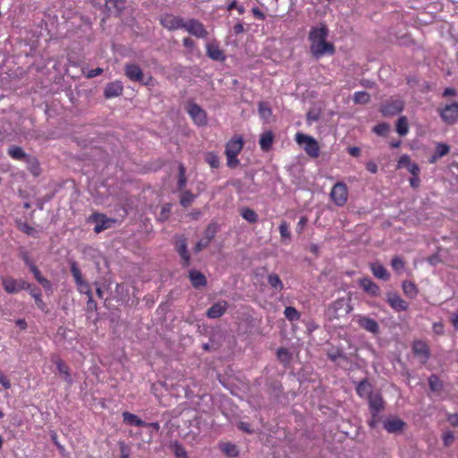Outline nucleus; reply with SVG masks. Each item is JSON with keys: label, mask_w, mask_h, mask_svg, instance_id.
Listing matches in <instances>:
<instances>
[{"label": "nucleus", "mask_w": 458, "mask_h": 458, "mask_svg": "<svg viewBox=\"0 0 458 458\" xmlns=\"http://www.w3.org/2000/svg\"><path fill=\"white\" fill-rule=\"evenodd\" d=\"M52 361L55 364L57 370L61 375H63L64 380L68 385H72L73 379L71 375V370L69 366L60 358L55 357L52 359Z\"/></svg>", "instance_id": "aec40b11"}, {"label": "nucleus", "mask_w": 458, "mask_h": 458, "mask_svg": "<svg viewBox=\"0 0 458 458\" xmlns=\"http://www.w3.org/2000/svg\"><path fill=\"white\" fill-rule=\"evenodd\" d=\"M403 107L404 103L402 99L391 98L381 106L380 111L383 116L389 117L400 114Z\"/></svg>", "instance_id": "6e6552de"}, {"label": "nucleus", "mask_w": 458, "mask_h": 458, "mask_svg": "<svg viewBox=\"0 0 458 458\" xmlns=\"http://www.w3.org/2000/svg\"><path fill=\"white\" fill-rule=\"evenodd\" d=\"M405 423L400 419H392L386 420L384 422L385 429L389 433H397L401 432L404 427Z\"/></svg>", "instance_id": "393cba45"}, {"label": "nucleus", "mask_w": 458, "mask_h": 458, "mask_svg": "<svg viewBox=\"0 0 458 458\" xmlns=\"http://www.w3.org/2000/svg\"><path fill=\"white\" fill-rule=\"evenodd\" d=\"M237 428L243 431V432H246L248 434H252L253 433V429L251 428L250 425L248 423V422H245V421H240L238 424H237Z\"/></svg>", "instance_id": "4d7b16f0"}, {"label": "nucleus", "mask_w": 458, "mask_h": 458, "mask_svg": "<svg viewBox=\"0 0 458 458\" xmlns=\"http://www.w3.org/2000/svg\"><path fill=\"white\" fill-rule=\"evenodd\" d=\"M188 113L198 126H204L208 123L207 113L199 105L190 104Z\"/></svg>", "instance_id": "2eb2a0df"}, {"label": "nucleus", "mask_w": 458, "mask_h": 458, "mask_svg": "<svg viewBox=\"0 0 458 458\" xmlns=\"http://www.w3.org/2000/svg\"><path fill=\"white\" fill-rule=\"evenodd\" d=\"M195 197L196 196L194 194H192L190 191H185L182 194V197L180 199V204L182 207L187 208L191 205V203L193 201Z\"/></svg>", "instance_id": "49530a36"}, {"label": "nucleus", "mask_w": 458, "mask_h": 458, "mask_svg": "<svg viewBox=\"0 0 458 458\" xmlns=\"http://www.w3.org/2000/svg\"><path fill=\"white\" fill-rule=\"evenodd\" d=\"M31 288V284L26 282L23 279L18 280V293L21 290H30Z\"/></svg>", "instance_id": "69168bd1"}, {"label": "nucleus", "mask_w": 458, "mask_h": 458, "mask_svg": "<svg viewBox=\"0 0 458 458\" xmlns=\"http://www.w3.org/2000/svg\"><path fill=\"white\" fill-rule=\"evenodd\" d=\"M222 451L230 457H235L238 455V449L234 444L225 443L222 445Z\"/></svg>", "instance_id": "a18cd8bd"}, {"label": "nucleus", "mask_w": 458, "mask_h": 458, "mask_svg": "<svg viewBox=\"0 0 458 458\" xmlns=\"http://www.w3.org/2000/svg\"><path fill=\"white\" fill-rule=\"evenodd\" d=\"M29 268L33 274L37 282L40 284L45 290L50 291L52 289L51 282L41 275L39 269L35 264L31 265Z\"/></svg>", "instance_id": "a878e982"}, {"label": "nucleus", "mask_w": 458, "mask_h": 458, "mask_svg": "<svg viewBox=\"0 0 458 458\" xmlns=\"http://www.w3.org/2000/svg\"><path fill=\"white\" fill-rule=\"evenodd\" d=\"M243 144L244 141L242 136H234L226 143L225 154L228 167L235 168L239 165L240 162L237 157L242 151Z\"/></svg>", "instance_id": "f03ea898"}, {"label": "nucleus", "mask_w": 458, "mask_h": 458, "mask_svg": "<svg viewBox=\"0 0 458 458\" xmlns=\"http://www.w3.org/2000/svg\"><path fill=\"white\" fill-rule=\"evenodd\" d=\"M30 295L35 299L36 304L41 310H43L46 306L45 302L42 300L41 293L39 290L32 289L30 291Z\"/></svg>", "instance_id": "3c124183"}, {"label": "nucleus", "mask_w": 458, "mask_h": 458, "mask_svg": "<svg viewBox=\"0 0 458 458\" xmlns=\"http://www.w3.org/2000/svg\"><path fill=\"white\" fill-rule=\"evenodd\" d=\"M267 284L275 292H281L284 289V284L279 276L276 273H270L267 276Z\"/></svg>", "instance_id": "2f4dec72"}, {"label": "nucleus", "mask_w": 458, "mask_h": 458, "mask_svg": "<svg viewBox=\"0 0 458 458\" xmlns=\"http://www.w3.org/2000/svg\"><path fill=\"white\" fill-rule=\"evenodd\" d=\"M352 310L350 299L339 298L328 305L327 316L330 320L347 316Z\"/></svg>", "instance_id": "20e7f679"}, {"label": "nucleus", "mask_w": 458, "mask_h": 458, "mask_svg": "<svg viewBox=\"0 0 458 458\" xmlns=\"http://www.w3.org/2000/svg\"><path fill=\"white\" fill-rule=\"evenodd\" d=\"M402 288L404 294L411 299H414L418 294L417 286L411 281H403L402 284Z\"/></svg>", "instance_id": "c9c22d12"}, {"label": "nucleus", "mask_w": 458, "mask_h": 458, "mask_svg": "<svg viewBox=\"0 0 458 458\" xmlns=\"http://www.w3.org/2000/svg\"><path fill=\"white\" fill-rule=\"evenodd\" d=\"M20 256L23 262L30 267L31 265H34L35 263L31 260L30 256L27 250H21L20 253Z\"/></svg>", "instance_id": "13d9d810"}, {"label": "nucleus", "mask_w": 458, "mask_h": 458, "mask_svg": "<svg viewBox=\"0 0 458 458\" xmlns=\"http://www.w3.org/2000/svg\"><path fill=\"white\" fill-rule=\"evenodd\" d=\"M308 219L306 216H301L297 224L296 232L301 233L304 226L307 225Z\"/></svg>", "instance_id": "680f3d73"}, {"label": "nucleus", "mask_w": 458, "mask_h": 458, "mask_svg": "<svg viewBox=\"0 0 458 458\" xmlns=\"http://www.w3.org/2000/svg\"><path fill=\"white\" fill-rule=\"evenodd\" d=\"M411 157L404 154L401 156L397 163V168L407 167L411 164Z\"/></svg>", "instance_id": "5fc2aeb1"}, {"label": "nucleus", "mask_w": 458, "mask_h": 458, "mask_svg": "<svg viewBox=\"0 0 458 458\" xmlns=\"http://www.w3.org/2000/svg\"><path fill=\"white\" fill-rule=\"evenodd\" d=\"M447 420L452 426L458 427V414L457 413L448 415Z\"/></svg>", "instance_id": "774afa93"}, {"label": "nucleus", "mask_w": 458, "mask_h": 458, "mask_svg": "<svg viewBox=\"0 0 458 458\" xmlns=\"http://www.w3.org/2000/svg\"><path fill=\"white\" fill-rule=\"evenodd\" d=\"M359 285L362 290L372 297H378L381 295L380 287L369 277H362L359 280Z\"/></svg>", "instance_id": "f3484780"}, {"label": "nucleus", "mask_w": 458, "mask_h": 458, "mask_svg": "<svg viewBox=\"0 0 458 458\" xmlns=\"http://www.w3.org/2000/svg\"><path fill=\"white\" fill-rule=\"evenodd\" d=\"M450 151V147L445 143H438L436 147L435 154L432 156L430 159V163L436 161V159L440 158L445 155H447Z\"/></svg>", "instance_id": "e433bc0d"}, {"label": "nucleus", "mask_w": 458, "mask_h": 458, "mask_svg": "<svg viewBox=\"0 0 458 458\" xmlns=\"http://www.w3.org/2000/svg\"><path fill=\"white\" fill-rule=\"evenodd\" d=\"M295 140L300 145H304L303 148L308 156L313 158L319 157L320 149L318 141L311 136L298 132L295 135Z\"/></svg>", "instance_id": "39448f33"}, {"label": "nucleus", "mask_w": 458, "mask_h": 458, "mask_svg": "<svg viewBox=\"0 0 458 458\" xmlns=\"http://www.w3.org/2000/svg\"><path fill=\"white\" fill-rule=\"evenodd\" d=\"M218 232V225L217 223H210L205 232H204V240H206L207 242H208L209 243L211 242V241L215 238L216 234Z\"/></svg>", "instance_id": "58836bf2"}, {"label": "nucleus", "mask_w": 458, "mask_h": 458, "mask_svg": "<svg viewBox=\"0 0 458 458\" xmlns=\"http://www.w3.org/2000/svg\"><path fill=\"white\" fill-rule=\"evenodd\" d=\"M184 29L191 35L199 38H206L208 37V31L204 25L196 19H190L185 21Z\"/></svg>", "instance_id": "9b49d317"}, {"label": "nucleus", "mask_w": 458, "mask_h": 458, "mask_svg": "<svg viewBox=\"0 0 458 458\" xmlns=\"http://www.w3.org/2000/svg\"><path fill=\"white\" fill-rule=\"evenodd\" d=\"M284 315L289 321L292 322L297 321L301 318L300 312L294 307L292 306L286 307L284 309Z\"/></svg>", "instance_id": "37998d69"}, {"label": "nucleus", "mask_w": 458, "mask_h": 458, "mask_svg": "<svg viewBox=\"0 0 458 458\" xmlns=\"http://www.w3.org/2000/svg\"><path fill=\"white\" fill-rule=\"evenodd\" d=\"M122 416L123 422L126 423L127 425L136 427H143L146 425V422L142 420L140 417L129 411L123 412Z\"/></svg>", "instance_id": "7c9ffc66"}, {"label": "nucleus", "mask_w": 458, "mask_h": 458, "mask_svg": "<svg viewBox=\"0 0 458 458\" xmlns=\"http://www.w3.org/2000/svg\"><path fill=\"white\" fill-rule=\"evenodd\" d=\"M209 245V242L204 239L199 240L196 242L193 250L195 253L200 252L202 250L206 249Z\"/></svg>", "instance_id": "6e6d98bb"}, {"label": "nucleus", "mask_w": 458, "mask_h": 458, "mask_svg": "<svg viewBox=\"0 0 458 458\" xmlns=\"http://www.w3.org/2000/svg\"><path fill=\"white\" fill-rule=\"evenodd\" d=\"M102 72H103V69L98 67L96 69H91V70L88 71V72L86 73V77L89 79H91V78L100 75Z\"/></svg>", "instance_id": "e2e57ef3"}, {"label": "nucleus", "mask_w": 458, "mask_h": 458, "mask_svg": "<svg viewBox=\"0 0 458 458\" xmlns=\"http://www.w3.org/2000/svg\"><path fill=\"white\" fill-rule=\"evenodd\" d=\"M330 199L338 207H343L348 199V188L343 182H336L331 189Z\"/></svg>", "instance_id": "0eeeda50"}, {"label": "nucleus", "mask_w": 458, "mask_h": 458, "mask_svg": "<svg viewBox=\"0 0 458 458\" xmlns=\"http://www.w3.org/2000/svg\"><path fill=\"white\" fill-rule=\"evenodd\" d=\"M87 310L89 311L97 310V302L93 300L92 294L88 296Z\"/></svg>", "instance_id": "338daca9"}, {"label": "nucleus", "mask_w": 458, "mask_h": 458, "mask_svg": "<svg viewBox=\"0 0 458 458\" xmlns=\"http://www.w3.org/2000/svg\"><path fill=\"white\" fill-rule=\"evenodd\" d=\"M7 153L13 159L22 162H24L29 156L22 148L15 145L10 146L7 149Z\"/></svg>", "instance_id": "c756f323"}, {"label": "nucleus", "mask_w": 458, "mask_h": 458, "mask_svg": "<svg viewBox=\"0 0 458 458\" xmlns=\"http://www.w3.org/2000/svg\"><path fill=\"white\" fill-rule=\"evenodd\" d=\"M391 266L397 274H401L404 269V261L400 257L395 256L392 259Z\"/></svg>", "instance_id": "de8ad7c7"}, {"label": "nucleus", "mask_w": 458, "mask_h": 458, "mask_svg": "<svg viewBox=\"0 0 458 458\" xmlns=\"http://www.w3.org/2000/svg\"><path fill=\"white\" fill-rule=\"evenodd\" d=\"M406 168L412 174V176L420 174V169L416 163H411Z\"/></svg>", "instance_id": "052dcab7"}, {"label": "nucleus", "mask_w": 458, "mask_h": 458, "mask_svg": "<svg viewBox=\"0 0 458 458\" xmlns=\"http://www.w3.org/2000/svg\"><path fill=\"white\" fill-rule=\"evenodd\" d=\"M327 37L328 29L326 24L321 23L311 27L308 38L310 42V52L315 58L319 59L326 55H334L335 47L327 41Z\"/></svg>", "instance_id": "f257e3e1"}, {"label": "nucleus", "mask_w": 458, "mask_h": 458, "mask_svg": "<svg viewBox=\"0 0 458 458\" xmlns=\"http://www.w3.org/2000/svg\"><path fill=\"white\" fill-rule=\"evenodd\" d=\"M19 229L23 232L24 233L28 234V235H30V236H35V233H37L36 229L32 226H30V225H28L27 223H22L19 225Z\"/></svg>", "instance_id": "864d4df0"}, {"label": "nucleus", "mask_w": 458, "mask_h": 458, "mask_svg": "<svg viewBox=\"0 0 458 458\" xmlns=\"http://www.w3.org/2000/svg\"><path fill=\"white\" fill-rule=\"evenodd\" d=\"M441 119L447 124H454L458 120V102L446 105L439 110Z\"/></svg>", "instance_id": "9d476101"}, {"label": "nucleus", "mask_w": 458, "mask_h": 458, "mask_svg": "<svg viewBox=\"0 0 458 458\" xmlns=\"http://www.w3.org/2000/svg\"><path fill=\"white\" fill-rule=\"evenodd\" d=\"M274 139H275V135L271 131H264L260 135L259 141L260 148L265 152L269 151L272 148Z\"/></svg>", "instance_id": "b1692460"}, {"label": "nucleus", "mask_w": 458, "mask_h": 458, "mask_svg": "<svg viewBox=\"0 0 458 458\" xmlns=\"http://www.w3.org/2000/svg\"><path fill=\"white\" fill-rule=\"evenodd\" d=\"M160 23L164 28L167 29L168 30L184 29L185 26V21L182 17L175 16L170 13L163 15L160 19Z\"/></svg>", "instance_id": "f8f14e48"}, {"label": "nucleus", "mask_w": 458, "mask_h": 458, "mask_svg": "<svg viewBox=\"0 0 458 458\" xmlns=\"http://www.w3.org/2000/svg\"><path fill=\"white\" fill-rule=\"evenodd\" d=\"M327 358L334 362H336L338 359H343V360L347 359L346 354L344 352V351L341 349H338V348H333V349L329 350L327 352Z\"/></svg>", "instance_id": "a19ab883"}, {"label": "nucleus", "mask_w": 458, "mask_h": 458, "mask_svg": "<svg viewBox=\"0 0 458 458\" xmlns=\"http://www.w3.org/2000/svg\"><path fill=\"white\" fill-rule=\"evenodd\" d=\"M396 131L400 136H405L409 131L408 121L405 116H401L396 123Z\"/></svg>", "instance_id": "ea45409f"}, {"label": "nucleus", "mask_w": 458, "mask_h": 458, "mask_svg": "<svg viewBox=\"0 0 458 458\" xmlns=\"http://www.w3.org/2000/svg\"><path fill=\"white\" fill-rule=\"evenodd\" d=\"M428 386L433 393H441L444 389L443 381L440 380L437 375L432 374L428 378Z\"/></svg>", "instance_id": "72a5a7b5"}, {"label": "nucleus", "mask_w": 458, "mask_h": 458, "mask_svg": "<svg viewBox=\"0 0 458 458\" xmlns=\"http://www.w3.org/2000/svg\"><path fill=\"white\" fill-rule=\"evenodd\" d=\"M352 100L355 104H367L370 101V95L366 91H357L353 94Z\"/></svg>", "instance_id": "79ce46f5"}, {"label": "nucleus", "mask_w": 458, "mask_h": 458, "mask_svg": "<svg viewBox=\"0 0 458 458\" xmlns=\"http://www.w3.org/2000/svg\"><path fill=\"white\" fill-rule=\"evenodd\" d=\"M4 290L9 294L18 293V280L12 276H5L1 279Z\"/></svg>", "instance_id": "bb28decb"}, {"label": "nucleus", "mask_w": 458, "mask_h": 458, "mask_svg": "<svg viewBox=\"0 0 458 458\" xmlns=\"http://www.w3.org/2000/svg\"><path fill=\"white\" fill-rule=\"evenodd\" d=\"M174 247L182 259V267H189L191 265V256L188 251L187 240L184 235L175 236Z\"/></svg>", "instance_id": "1a4fd4ad"}, {"label": "nucleus", "mask_w": 458, "mask_h": 458, "mask_svg": "<svg viewBox=\"0 0 458 458\" xmlns=\"http://www.w3.org/2000/svg\"><path fill=\"white\" fill-rule=\"evenodd\" d=\"M372 417L377 418L379 411L384 408V402L380 394H372L368 398Z\"/></svg>", "instance_id": "4be33fe9"}, {"label": "nucleus", "mask_w": 458, "mask_h": 458, "mask_svg": "<svg viewBox=\"0 0 458 458\" xmlns=\"http://www.w3.org/2000/svg\"><path fill=\"white\" fill-rule=\"evenodd\" d=\"M228 304L225 301H221L214 303L206 312L207 317L209 318H218L222 317L226 311Z\"/></svg>", "instance_id": "412c9836"}, {"label": "nucleus", "mask_w": 458, "mask_h": 458, "mask_svg": "<svg viewBox=\"0 0 458 458\" xmlns=\"http://www.w3.org/2000/svg\"><path fill=\"white\" fill-rule=\"evenodd\" d=\"M370 269L374 276L378 279L387 281L390 278V274L386 270V268L380 263H372L370 265Z\"/></svg>", "instance_id": "cd10ccee"}, {"label": "nucleus", "mask_w": 458, "mask_h": 458, "mask_svg": "<svg viewBox=\"0 0 458 458\" xmlns=\"http://www.w3.org/2000/svg\"><path fill=\"white\" fill-rule=\"evenodd\" d=\"M90 222H94L96 224L94 232L99 233L112 226L114 223V219L106 217L104 214L94 213L89 217Z\"/></svg>", "instance_id": "ddd939ff"}, {"label": "nucleus", "mask_w": 458, "mask_h": 458, "mask_svg": "<svg viewBox=\"0 0 458 458\" xmlns=\"http://www.w3.org/2000/svg\"><path fill=\"white\" fill-rule=\"evenodd\" d=\"M279 233H280V236L283 241H286V240L290 241L291 240V232H290V227H289V225L287 224V222H285V221L281 222V224L279 225Z\"/></svg>", "instance_id": "c03bdc74"}, {"label": "nucleus", "mask_w": 458, "mask_h": 458, "mask_svg": "<svg viewBox=\"0 0 458 458\" xmlns=\"http://www.w3.org/2000/svg\"><path fill=\"white\" fill-rule=\"evenodd\" d=\"M0 384L3 386L4 389L11 388V383L9 379L4 375V373L0 370Z\"/></svg>", "instance_id": "0e129e2a"}, {"label": "nucleus", "mask_w": 458, "mask_h": 458, "mask_svg": "<svg viewBox=\"0 0 458 458\" xmlns=\"http://www.w3.org/2000/svg\"><path fill=\"white\" fill-rule=\"evenodd\" d=\"M357 323L362 329L369 333L377 335L379 332V325L374 318L360 315L358 316Z\"/></svg>", "instance_id": "a211bd4d"}, {"label": "nucleus", "mask_w": 458, "mask_h": 458, "mask_svg": "<svg viewBox=\"0 0 458 458\" xmlns=\"http://www.w3.org/2000/svg\"><path fill=\"white\" fill-rule=\"evenodd\" d=\"M386 301L395 311H405L409 308L408 302L403 300L396 293H387Z\"/></svg>", "instance_id": "dca6fc26"}, {"label": "nucleus", "mask_w": 458, "mask_h": 458, "mask_svg": "<svg viewBox=\"0 0 458 458\" xmlns=\"http://www.w3.org/2000/svg\"><path fill=\"white\" fill-rule=\"evenodd\" d=\"M454 439V436L453 432L448 431V432L445 433L443 436V442H444L445 446L451 445Z\"/></svg>", "instance_id": "bf43d9fd"}, {"label": "nucleus", "mask_w": 458, "mask_h": 458, "mask_svg": "<svg viewBox=\"0 0 458 458\" xmlns=\"http://www.w3.org/2000/svg\"><path fill=\"white\" fill-rule=\"evenodd\" d=\"M372 131L379 136H384L389 131V125L386 123H381L374 126Z\"/></svg>", "instance_id": "603ef678"}, {"label": "nucleus", "mask_w": 458, "mask_h": 458, "mask_svg": "<svg viewBox=\"0 0 458 458\" xmlns=\"http://www.w3.org/2000/svg\"><path fill=\"white\" fill-rule=\"evenodd\" d=\"M357 394L361 398H369L371 396L373 386L368 381L367 378L362 379L360 381L356 387H355Z\"/></svg>", "instance_id": "5701e85b"}, {"label": "nucleus", "mask_w": 458, "mask_h": 458, "mask_svg": "<svg viewBox=\"0 0 458 458\" xmlns=\"http://www.w3.org/2000/svg\"><path fill=\"white\" fill-rule=\"evenodd\" d=\"M206 161L212 168H218L220 165L219 157L214 152H208L207 154Z\"/></svg>", "instance_id": "09e8293b"}, {"label": "nucleus", "mask_w": 458, "mask_h": 458, "mask_svg": "<svg viewBox=\"0 0 458 458\" xmlns=\"http://www.w3.org/2000/svg\"><path fill=\"white\" fill-rule=\"evenodd\" d=\"M207 55L209 58L215 61H222L225 59L223 51L218 47V46L214 44L207 45Z\"/></svg>", "instance_id": "473e14b6"}, {"label": "nucleus", "mask_w": 458, "mask_h": 458, "mask_svg": "<svg viewBox=\"0 0 458 458\" xmlns=\"http://www.w3.org/2000/svg\"><path fill=\"white\" fill-rule=\"evenodd\" d=\"M240 214L243 219L251 224L256 223L259 219L258 214L250 208H242Z\"/></svg>", "instance_id": "4c0bfd02"}, {"label": "nucleus", "mask_w": 458, "mask_h": 458, "mask_svg": "<svg viewBox=\"0 0 458 458\" xmlns=\"http://www.w3.org/2000/svg\"><path fill=\"white\" fill-rule=\"evenodd\" d=\"M24 163L27 165V168L33 175L38 176L40 174L41 169L39 163L35 157L29 155Z\"/></svg>", "instance_id": "f704fd0d"}, {"label": "nucleus", "mask_w": 458, "mask_h": 458, "mask_svg": "<svg viewBox=\"0 0 458 458\" xmlns=\"http://www.w3.org/2000/svg\"><path fill=\"white\" fill-rule=\"evenodd\" d=\"M69 264H70L71 274L74 278V281L78 287L79 292L87 296L91 295L92 292L90 289V285L87 281H85L83 279L81 271L77 262L74 260H70Z\"/></svg>", "instance_id": "423d86ee"}, {"label": "nucleus", "mask_w": 458, "mask_h": 458, "mask_svg": "<svg viewBox=\"0 0 458 458\" xmlns=\"http://www.w3.org/2000/svg\"><path fill=\"white\" fill-rule=\"evenodd\" d=\"M412 352L414 355L419 358L421 364L427 363L430 357V351L428 344L421 340L413 342Z\"/></svg>", "instance_id": "4468645a"}, {"label": "nucleus", "mask_w": 458, "mask_h": 458, "mask_svg": "<svg viewBox=\"0 0 458 458\" xmlns=\"http://www.w3.org/2000/svg\"><path fill=\"white\" fill-rule=\"evenodd\" d=\"M123 85L120 81H111L106 84L104 89V97L106 98H113L123 94Z\"/></svg>", "instance_id": "6ab92c4d"}, {"label": "nucleus", "mask_w": 458, "mask_h": 458, "mask_svg": "<svg viewBox=\"0 0 458 458\" xmlns=\"http://www.w3.org/2000/svg\"><path fill=\"white\" fill-rule=\"evenodd\" d=\"M171 210H172V205L170 203H166V204L163 205L161 208V210H160L158 219L161 221L167 220L170 216Z\"/></svg>", "instance_id": "8fccbe9b"}, {"label": "nucleus", "mask_w": 458, "mask_h": 458, "mask_svg": "<svg viewBox=\"0 0 458 458\" xmlns=\"http://www.w3.org/2000/svg\"><path fill=\"white\" fill-rule=\"evenodd\" d=\"M124 74L125 76L133 82H139L141 85L144 86H149L153 83V77L151 75L145 76L143 73L142 69L140 67L139 64L134 63H126L124 64Z\"/></svg>", "instance_id": "7ed1b4c3"}, {"label": "nucleus", "mask_w": 458, "mask_h": 458, "mask_svg": "<svg viewBox=\"0 0 458 458\" xmlns=\"http://www.w3.org/2000/svg\"><path fill=\"white\" fill-rule=\"evenodd\" d=\"M189 277L192 286L195 288H199L207 284V279L205 276L198 270H191Z\"/></svg>", "instance_id": "c85d7f7f"}]
</instances>
